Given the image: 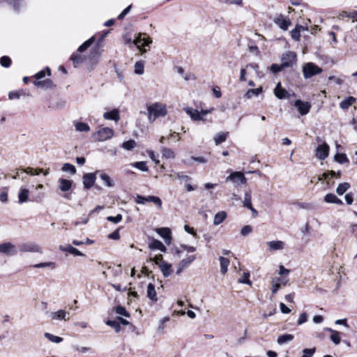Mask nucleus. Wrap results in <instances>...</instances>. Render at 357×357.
Listing matches in <instances>:
<instances>
[{
    "label": "nucleus",
    "instance_id": "nucleus-1",
    "mask_svg": "<svg viewBox=\"0 0 357 357\" xmlns=\"http://www.w3.org/2000/svg\"><path fill=\"white\" fill-rule=\"evenodd\" d=\"M148 119L153 122L157 118L163 117L167 114L166 105L162 102L147 104Z\"/></svg>",
    "mask_w": 357,
    "mask_h": 357
},
{
    "label": "nucleus",
    "instance_id": "nucleus-2",
    "mask_svg": "<svg viewBox=\"0 0 357 357\" xmlns=\"http://www.w3.org/2000/svg\"><path fill=\"white\" fill-rule=\"evenodd\" d=\"M114 136V130L109 128H100L93 134V137L98 142H104Z\"/></svg>",
    "mask_w": 357,
    "mask_h": 357
},
{
    "label": "nucleus",
    "instance_id": "nucleus-3",
    "mask_svg": "<svg viewBox=\"0 0 357 357\" xmlns=\"http://www.w3.org/2000/svg\"><path fill=\"white\" fill-rule=\"evenodd\" d=\"M322 69L313 63H307L303 67V76L305 79L320 74Z\"/></svg>",
    "mask_w": 357,
    "mask_h": 357
},
{
    "label": "nucleus",
    "instance_id": "nucleus-4",
    "mask_svg": "<svg viewBox=\"0 0 357 357\" xmlns=\"http://www.w3.org/2000/svg\"><path fill=\"white\" fill-rule=\"evenodd\" d=\"M135 202L139 204H144L146 202H151L156 204L159 208H161L162 206L161 199L159 197L155 196L143 197L141 195H137Z\"/></svg>",
    "mask_w": 357,
    "mask_h": 357
},
{
    "label": "nucleus",
    "instance_id": "nucleus-5",
    "mask_svg": "<svg viewBox=\"0 0 357 357\" xmlns=\"http://www.w3.org/2000/svg\"><path fill=\"white\" fill-rule=\"evenodd\" d=\"M20 250L23 252H39L42 253L41 248L34 243H24L20 245Z\"/></svg>",
    "mask_w": 357,
    "mask_h": 357
},
{
    "label": "nucleus",
    "instance_id": "nucleus-6",
    "mask_svg": "<svg viewBox=\"0 0 357 357\" xmlns=\"http://www.w3.org/2000/svg\"><path fill=\"white\" fill-rule=\"evenodd\" d=\"M133 43L141 49L142 47L149 46L152 43V40L146 33H139Z\"/></svg>",
    "mask_w": 357,
    "mask_h": 357
},
{
    "label": "nucleus",
    "instance_id": "nucleus-7",
    "mask_svg": "<svg viewBox=\"0 0 357 357\" xmlns=\"http://www.w3.org/2000/svg\"><path fill=\"white\" fill-rule=\"evenodd\" d=\"M226 179L227 181H231L232 182L237 184H245L247 181V178L241 172H232L227 177Z\"/></svg>",
    "mask_w": 357,
    "mask_h": 357
},
{
    "label": "nucleus",
    "instance_id": "nucleus-8",
    "mask_svg": "<svg viewBox=\"0 0 357 357\" xmlns=\"http://www.w3.org/2000/svg\"><path fill=\"white\" fill-rule=\"evenodd\" d=\"M274 23L278 25L281 29L286 31L291 24L289 19L284 18L282 15H278L273 20Z\"/></svg>",
    "mask_w": 357,
    "mask_h": 357
},
{
    "label": "nucleus",
    "instance_id": "nucleus-9",
    "mask_svg": "<svg viewBox=\"0 0 357 357\" xmlns=\"http://www.w3.org/2000/svg\"><path fill=\"white\" fill-rule=\"evenodd\" d=\"M296 54L292 52L284 54L282 57V66L284 68L291 66L296 61Z\"/></svg>",
    "mask_w": 357,
    "mask_h": 357
},
{
    "label": "nucleus",
    "instance_id": "nucleus-10",
    "mask_svg": "<svg viewBox=\"0 0 357 357\" xmlns=\"http://www.w3.org/2000/svg\"><path fill=\"white\" fill-rule=\"evenodd\" d=\"M0 252L6 255H14L17 253V250L11 243H4L0 244Z\"/></svg>",
    "mask_w": 357,
    "mask_h": 357
},
{
    "label": "nucleus",
    "instance_id": "nucleus-11",
    "mask_svg": "<svg viewBox=\"0 0 357 357\" xmlns=\"http://www.w3.org/2000/svg\"><path fill=\"white\" fill-rule=\"evenodd\" d=\"M328 153L329 146L326 143H323L317 148L316 156L319 160H324L328 157Z\"/></svg>",
    "mask_w": 357,
    "mask_h": 357
},
{
    "label": "nucleus",
    "instance_id": "nucleus-12",
    "mask_svg": "<svg viewBox=\"0 0 357 357\" xmlns=\"http://www.w3.org/2000/svg\"><path fill=\"white\" fill-rule=\"evenodd\" d=\"M294 105L301 115L307 114L311 108V105L308 102H303L300 100H296Z\"/></svg>",
    "mask_w": 357,
    "mask_h": 357
},
{
    "label": "nucleus",
    "instance_id": "nucleus-13",
    "mask_svg": "<svg viewBox=\"0 0 357 357\" xmlns=\"http://www.w3.org/2000/svg\"><path fill=\"white\" fill-rule=\"evenodd\" d=\"M156 232L164 239L165 242L169 245L172 240L171 230L167 227L158 228Z\"/></svg>",
    "mask_w": 357,
    "mask_h": 357
},
{
    "label": "nucleus",
    "instance_id": "nucleus-14",
    "mask_svg": "<svg viewBox=\"0 0 357 357\" xmlns=\"http://www.w3.org/2000/svg\"><path fill=\"white\" fill-rule=\"evenodd\" d=\"M195 259V255H190L181 260L177 265L176 274L179 275L185 268L189 266Z\"/></svg>",
    "mask_w": 357,
    "mask_h": 357
},
{
    "label": "nucleus",
    "instance_id": "nucleus-15",
    "mask_svg": "<svg viewBox=\"0 0 357 357\" xmlns=\"http://www.w3.org/2000/svg\"><path fill=\"white\" fill-rule=\"evenodd\" d=\"M59 188L61 191L66 192L71 190L73 186V181L60 178L58 180Z\"/></svg>",
    "mask_w": 357,
    "mask_h": 357
},
{
    "label": "nucleus",
    "instance_id": "nucleus-16",
    "mask_svg": "<svg viewBox=\"0 0 357 357\" xmlns=\"http://www.w3.org/2000/svg\"><path fill=\"white\" fill-rule=\"evenodd\" d=\"M96 181V174L88 173L83 176V184L85 188H91Z\"/></svg>",
    "mask_w": 357,
    "mask_h": 357
},
{
    "label": "nucleus",
    "instance_id": "nucleus-17",
    "mask_svg": "<svg viewBox=\"0 0 357 357\" xmlns=\"http://www.w3.org/2000/svg\"><path fill=\"white\" fill-rule=\"evenodd\" d=\"M162 273V275L165 278H167L172 275L173 272L172 266L171 264L167 262H160V266H158Z\"/></svg>",
    "mask_w": 357,
    "mask_h": 357
},
{
    "label": "nucleus",
    "instance_id": "nucleus-18",
    "mask_svg": "<svg viewBox=\"0 0 357 357\" xmlns=\"http://www.w3.org/2000/svg\"><path fill=\"white\" fill-rule=\"evenodd\" d=\"M29 196V190L25 187H21L18 193V202L23 204L28 202Z\"/></svg>",
    "mask_w": 357,
    "mask_h": 357
},
{
    "label": "nucleus",
    "instance_id": "nucleus-19",
    "mask_svg": "<svg viewBox=\"0 0 357 357\" xmlns=\"http://www.w3.org/2000/svg\"><path fill=\"white\" fill-rule=\"evenodd\" d=\"M102 50L100 47H96L91 50L89 59L93 63H97L99 57L102 53Z\"/></svg>",
    "mask_w": 357,
    "mask_h": 357
},
{
    "label": "nucleus",
    "instance_id": "nucleus-20",
    "mask_svg": "<svg viewBox=\"0 0 357 357\" xmlns=\"http://www.w3.org/2000/svg\"><path fill=\"white\" fill-rule=\"evenodd\" d=\"M59 250L62 252H69L75 256H83L84 254L79 251L77 248L73 247L70 245H60L59 247Z\"/></svg>",
    "mask_w": 357,
    "mask_h": 357
},
{
    "label": "nucleus",
    "instance_id": "nucleus-21",
    "mask_svg": "<svg viewBox=\"0 0 357 357\" xmlns=\"http://www.w3.org/2000/svg\"><path fill=\"white\" fill-rule=\"evenodd\" d=\"M274 94L278 99H284L288 98V92L281 87V83L278 82L274 89Z\"/></svg>",
    "mask_w": 357,
    "mask_h": 357
},
{
    "label": "nucleus",
    "instance_id": "nucleus-22",
    "mask_svg": "<svg viewBox=\"0 0 357 357\" xmlns=\"http://www.w3.org/2000/svg\"><path fill=\"white\" fill-rule=\"evenodd\" d=\"M184 111L190 115L192 119L195 121L203 120V117L197 109H192L191 107H185Z\"/></svg>",
    "mask_w": 357,
    "mask_h": 357
},
{
    "label": "nucleus",
    "instance_id": "nucleus-23",
    "mask_svg": "<svg viewBox=\"0 0 357 357\" xmlns=\"http://www.w3.org/2000/svg\"><path fill=\"white\" fill-rule=\"evenodd\" d=\"M266 244L271 251L283 250L285 245L282 241H268Z\"/></svg>",
    "mask_w": 357,
    "mask_h": 357
},
{
    "label": "nucleus",
    "instance_id": "nucleus-24",
    "mask_svg": "<svg viewBox=\"0 0 357 357\" xmlns=\"http://www.w3.org/2000/svg\"><path fill=\"white\" fill-rule=\"evenodd\" d=\"M69 313L66 312L63 310H59L57 312H52L50 314V317L52 319H57V320H67L68 318H66L67 315H68Z\"/></svg>",
    "mask_w": 357,
    "mask_h": 357
},
{
    "label": "nucleus",
    "instance_id": "nucleus-25",
    "mask_svg": "<svg viewBox=\"0 0 357 357\" xmlns=\"http://www.w3.org/2000/svg\"><path fill=\"white\" fill-rule=\"evenodd\" d=\"M258 65L256 64V63H250L248 65L246 66L245 68H242L241 70V73H240V80L241 82H244L245 81V75L247 74V70L249 69V68H251V69H253L254 70H255L257 73L258 72Z\"/></svg>",
    "mask_w": 357,
    "mask_h": 357
},
{
    "label": "nucleus",
    "instance_id": "nucleus-26",
    "mask_svg": "<svg viewBox=\"0 0 357 357\" xmlns=\"http://www.w3.org/2000/svg\"><path fill=\"white\" fill-rule=\"evenodd\" d=\"M149 247L151 250H159L161 252H166V247L159 240L154 239L149 243Z\"/></svg>",
    "mask_w": 357,
    "mask_h": 357
},
{
    "label": "nucleus",
    "instance_id": "nucleus-27",
    "mask_svg": "<svg viewBox=\"0 0 357 357\" xmlns=\"http://www.w3.org/2000/svg\"><path fill=\"white\" fill-rule=\"evenodd\" d=\"M7 2L9 5H10L13 10L16 13H18L20 10V8L22 5V0H0V3Z\"/></svg>",
    "mask_w": 357,
    "mask_h": 357
},
{
    "label": "nucleus",
    "instance_id": "nucleus-28",
    "mask_svg": "<svg viewBox=\"0 0 357 357\" xmlns=\"http://www.w3.org/2000/svg\"><path fill=\"white\" fill-rule=\"evenodd\" d=\"M99 176H100V178L104 183V185L105 186L111 188V187H113L114 185V183L113 180L106 173L100 172Z\"/></svg>",
    "mask_w": 357,
    "mask_h": 357
},
{
    "label": "nucleus",
    "instance_id": "nucleus-29",
    "mask_svg": "<svg viewBox=\"0 0 357 357\" xmlns=\"http://www.w3.org/2000/svg\"><path fill=\"white\" fill-rule=\"evenodd\" d=\"M262 92L263 88L261 86L257 89H251L247 91L244 96L247 99H251L253 96H257L262 93Z\"/></svg>",
    "mask_w": 357,
    "mask_h": 357
},
{
    "label": "nucleus",
    "instance_id": "nucleus-30",
    "mask_svg": "<svg viewBox=\"0 0 357 357\" xmlns=\"http://www.w3.org/2000/svg\"><path fill=\"white\" fill-rule=\"evenodd\" d=\"M147 296L153 301H157L158 297L155 289V287L153 284L149 283L147 286Z\"/></svg>",
    "mask_w": 357,
    "mask_h": 357
},
{
    "label": "nucleus",
    "instance_id": "nucleus-31",
    "mask_svg": "<svg viewBox=\"0 0 357 357\" xmlns=\"http://www.w3.org/2000/svg\"><path fill=\"white\" fill-rule=\"evenodd\" d=\"M324 200L326 202L331 204H336L339 205H342L343 204L342 200H340L337 197L336 195L332 193L327 194L324 197Z\"/></svg>",
    "mask_w": 357,
    "mask_h": 357
},
{
    "label": "nucleus",
    "instance_id": "nucleus-32",
    "mask_svg": "<svg viewBox=\"0 0 357 357\" xmlns=\"http://www.w3.org/2000/svg\"><path fill=\"white\" fill-rule=\"evenodd\" d=\"M103 117L107 120H114L117 121L119 119V112L117 109H113L112 111L104 113Z\"/></svg>",
    "mask_w": 357,
    "mask_h": 357
},
{
    "label": "nucleus",
    "instance_id": "nucleus-33",
    "mask_svg": "<svg viewBox=\"0 0 357 357\" xmlns=\"http://www.w3.org/2000/svg\"><path fill=\"white\" fill-rule=\"evenodd\" d=\"M356 98L352 96L348 97V98H345L344 100H343L340 103V107L343 109H347L351 105H352L356 102Z\"/></svg>",
    "mask_w": 357,
    "mask_h": 357
},
{
    "label": "nucleus",
    "instance_id": "nucleus-34",
    "mask_svg": "<svg viewBox=\"0 0 357 357\" xmlns=\"http://www.w3.org/2000/svg\"><path fill=\"white\" fill-rule=\"evenodd\" d=\"M227 218V213L225 211H220L215 215L213 225H218L221 224Z\"/></svg>",
    "mask_w": 357,
    "mask_h": 357
},
{
    "label": "nucleus",
    "instance_id": "nucleus-35",
    "mask_svg": "<svg viewBox=\"0 0 357 357\" xmlns=\"http://www.w3.org/2000/svg\"><path fill=\"white\" fill-rule=\"evenodd\" d=\"M71 61L73 63L74 67L77 68L79 65L82 64L84 60V56L79 54H73L70 57Z\"/></svg>",
    "mask_w": 357,
    "mask_h": 357
},
{
    "label": "nucleus",
    "instance_id": "nucleus-36",
    "mask_svg": "<svg viewBox=\"0 0 357 357\" xmlns=\"http://www.w3.org/2000/svg\"><path fill=\"white\" fill-rule=\"evenodd\" d=\"M229 132H218L214 136V141L216 145H219L227 139Z\"/></svg>",
    "mask_w": 357,
    "mask_h": 357
},
{
    "label": "nucleus",
    "instance_id": "nucleus-37",
    "mask_svg": "<svg viewBox=\"0 0 357 357\" xmlns=\"http://www.w3.org/2000/svg\"><path fill=\"white\" fill-rule=\"evenodd\" d=\"M220 264V271L222 274H225L227 272V268L229 265V260L223 257H219Z\"/></svg>",
    "mask_w": 357,
    "mask_h": 357
},
{
    "label": "nucleus",
    "instance_id": "nucleus-38",
    "mask_svg": "<svg viewBox=\"0 0 357 357\" xmlns=\"http://www.w3.org/2000/svg\"><path fill=\"white\" fill-rule=\"evenodd\" d=\"M294 335L291 334H284L278 337L277 342L278 344H284L291 341L294 339Z\"/></svg>",
    "mask_w": 357,
    "mask_h": 357
},
{
    "label": "nucleus",
    "instance_id": "nucleus-39",
    "mask_svg": "<svg viewBox=\"0 0 357 357\" xmlns=\"http://www.w3.org/2000/svg\"><path fill=\"white\" fill-rule=\"evenodd\" d=\"M34 84L43 89L52 88L54 86L52 80L50 79H47L43 81H36L34 82Z\"/></svg>",
    "mask_w": 357,
    "mask_h": 357
},
{
    "label": "nucleus",
    "instance_id": "nucleus-40",
    "mask_svg": "<svg viewBox=\"0 0 357 357\" xmlns=\"http://www.w3.org/2000/svg\"><path fill=\"white\" fill-rule=\"evenodd\" d=\"M75 130L78 132H89L90 126L84 122H75Z\"/></svg>",
    "mask_w": 357,
    "mask_h": 357
},
{
    "label": "nucleus",
    "instance_id": "nucleus-41",
    "mask_svg": "<svg viewBox=\"0 0 357 357\" xmlns=\"http://www.w3.org/2000/svg\"><path fill=\"white\" fill-rule=\"evenodd\" d=\"M22 171V172H24L27 174H29V175H31V176H34V175H39L40 173L43 172V169H40V168H38V169H33L32 167H28L25 169L24 168H21V169Z\"/></svg>",
    "mask_w": 357,
    "mask_h": 357
},
{
    "label": "nucleus",
    "instance_id": "nucleus-42",
    "mask_svg": "<svg viewBox=\"0 0 357 357\" xmlns=\"http://www.w3.org/2000/svg\"><path fill=\"white\" fill-rule=\"evenodd\" d=\"M95 41V37L93 36L86 41H85L82 45H80L77 50L79 52H84L87 48H89Z\"/></svg>",
    "mask_w": 357,
    "mask_h": 357
},
{
    "label": "nucleus",
    "instance_id": "nucleus-43",
    "mask_svg": "<svg viewBox=\"0 0 357 357\" xmlns=\"http://www.w3.org/2000/svg\"><path fill=\"white\" fill-rule=\"evenodd\" d=\"M350 185L349 183L344 182L338 185L336 192L339 195H343L349 188Z\"/></svg>",
    "mask_w": 357,
    "mask_h": 357
},
{
    "label": "nucleus",
    "instance_id": "nucleus-44",
    "mask_svg": "<svg viewBox=\"0 0 357 357\" xmlns=\"http://www.w3.org/2000/svg\"><path fill=\"white\" fill-rule=\"evenodd\" d=\"M161 152L162 155L166 158H174L175 156L174 153L172 149L165 146L161 147Z\"/></svg>",
    "mask_w": 357,
    "mask_h": 357
},
{
    "label": "nucleus",
    "instance_id": "nucleus-45",
    "mask_svg": "<svg viewBox=\"0 0 357 357\" xmlns=\"http://www.w3.org/2000/svg\"><path fill=\"white\" fill-rule=\"evenodd\" d=\"M243 206L245 207L251 208L252 204V197H251V192L250 191L246 192L245 193L244 199H243Z\"/></svg>",
    "mask_w": 357,
    "mask_h": 357
},
{
    "label": "nucleus",
    "instance_id": "nucleus-46",
    "mask_svg": "<svg viewBox=\"0 0 357 357\" xmlns=\"http://www.w3.org/2000/svg\"><path fill=\"white\" fill-rule=\"evenodd\" d=\"M106 324L113 328L116 333L121 331V326L119 321L116 320H108L106 321Z\"/></svg>",
    "mask_w": 357,
    "mask_h": 357
},
{
    "label": "nucleus",
    "instance_id": "nucleus-47",
    "mask_svg": "<svg viewBox=\"0 0 357 357\" xmlns=\"http://www.w3.org/2000/svg\"><path fill=\"white\" fill-rule=\"evenodd\" d=\"M44 336L48 339L50 341L54 342V343H60L63 341V338L59 336H56L54 335H52L50 333H45L44 334Z\"/></svg>",
    "mask_w": 357,
    "mask_h": 357
},
{
    "label": "nucleus",
    "instance_id": "nucleus-48",
    "mask_svg": "<svg viewBox=\"0 0 357 357\" xmlns=\"http://www.w3.org/2000/svg\"><path fill=\"white\" fill-rule=\"evenodd\" d=\"M135 73L137 75H142L144 73V63L143 61H139L135 63Z\"/></svg>",
    "mask_w": 357,
    "mask_h": 357
},
{
    "label": "nucleus",
    "instance_id": "nucleus-49",
    "mask_svg": "<svg viewBox=\"0 0 357 357\" xmlns=\"http://www.w3.org/2000/svg\"><path fill=\"white\" fill-rule=\"evenodd\" d=\"M61 170L63 172H69L71 174H75L76 173L75 167L70 163L63 164V167H61Z\"/></svg>",
    "mask_w": 357,
    "mask_h": 357
},
{
    "label": "nucleus",
    "instance_id": "nucleus-50",
    "mask_svg": "<svg viewBox=\"0 0 357 357\" xmlns=\"http://www.w3.org/2000/svg\"><path fill=\"white\" fill-rule=\"evenodd\" d=\"M249 278H250L249 272L243 273V276L238 280V282L239 283L247 284L251 286L252 282L250 280Z\"/></svg>",
    "mask_w": 357,
    "mask_h": 357
},
{
    "label": "nucleus",
    "instance_id": "nucleus-51",
    "mask_svg": "<svg viewBox=\"0 0 357 357\" xmlns=\"http://www.w3.org/2000/svg\"><path fill=\"white\" fill-rule=\"evenodd\" d=\"M136 146V142L135 140L130 139L127 142H125L122 144V147L124 149L130 151L133 149Z\"/></svg>",
    "mask_w": 357,
    "mask_h": 357
},
{
    "label": "nucleus",
    "instance_id": "nucleus-52",
    "mask_svg": "<svg viewBox=\"0 0 357 357\" xmlns=\"http://www.w3.org/2000/svg\"><path fill=\"white\" fill-rule=\"evenodd\" d=\"M335 160L336 162H337L340 164H343V163L347 162L349 161L346 155L343 154V153H337L335 155Z\"/></svg>",
    "mask_w": 357,
    "mask_h": 357
},
{
    "label": "nucleus",
    "instance_id": "nucleus-53",
    "mask_svg": "<svg viewBox=\"0 0 357 357\" xmlns=\"http://www.w3.org/2000/svg\"><path fill=\"white\" fill-rule=\"evenodd\" d=\"M301 28L300 27H295L293 30L291 31V36L293 39H294L296 41H299L301 38Z\"/></svg>",
    "mask_w": 357,
    "mask_h": 357
},
{
    "label": "nucleus",
    "instance_id": "nucleus-54",
    "mask_svg": "<svg viewBox=\"0 0 357 357\" xmlns=\"http://www.w3.org/2000/svg\"><path fill=\"white\" fill-rule=\"evenodd\" d=\"M133 166L142 172L148 171V167L146 165V162H144V161L136 162L133 164Z\"/></svg>",
    "mask_w": 357,
    "mask_h": 357
},
{
    "label": "nucleus",
    "instance_id": "nucleus-55",
    "mask_svg": "<svg viewBox=\"0 0 357 357\" xmlns=\"http://www.w3.org/2000/svg\"><path fill=\"white\" fill-rule=\"evenodd\" d=\"M34 268H51L52 269L55 268V263L54 262H43L36 264L33 266Z\"/></svg>",
    "mask_w": 357,
    "mask_h": 357
},
{
    "label": "nucleus",
    "instance_id": "nucleus-56",
    "mask_svg": "<svg viewBox=\"0 0 357 357\" xmlns=\"http://www.w3.org/2000/svg\"><path fill=\"white\" fill-rule=\"evenodd\" d=\"M330 339L334 344H339L341 341L339 332L337 331H333V334H331Z\"/></svg>",
    "mask_w": 357,
    "mask_h": 357
},
{
    "label": "nucleus",
    "instance_id": "nucleus-57",
    "mask_svg": "<svg viewBox=\"0 0 357 357\" xmlns=\"http://www.w3.org/2000/svg\"><path fill=\"white\" fill-rule=\"evenodd\" d=\"M24 94V93L23 91H11L8 94V98L10 100L18 99L21 96Z\"/></svg>",
    "mask_w": 357,
    "mask_h": 357
},
{
    "label": "nucleus",
    "instance_id": "nucleus-58",
    "mask_svg": "<svg viewBox=\"0 0 357 357\" xmlns=\"http://www.w3.org/2000/svg\"><path fill=\"white\" fill-rule=\"evenodd\" d=\"M0 63L3 67L8 68L11 64V59L7 56H3L0 59Z\"/></svg>",
    "mask_w": 357,
    "mask_h": 357
},
{
    "label": "nucleus",
    "instance_id": "nucleus-59",
    "mask_svg": "<svg viewBox=\"0 0 357 357\" xmlns=\"http://www.w3.org/2000/svg\"><path fill=\"white\" fill-rule=\"evenodd\" d=\"M123 219V217L121 214H118L116 216H108L107 218V220L109 222H114L115 224L116 223H119V222H121Z\"/></svg>",
    "mask_w": 357,
    "mask_h": 357
},
{
    "label": "nucleus",
    "instance_id": "nucleus-60",
    "mask_svg": "<svg viewBox=\"0 0 357 357\" xmlns=\"http://www.w3.org/2000/svg\"><path fill=\"white\" fill-rule=\"evenodd\" d=\"M116 312L118 314L123 315V316L126 317H128L130 316L128 312L126 311V308L124 307H122V306H118L116 308Z\"/></svg>",
    "mask_w": 357,
    "mask_h": 357
},
{
    "label": "nucleus",
    "instance_id": "nucleus-61",
    "mask_svg": "<svg viewBox=\"0 0 357 357\" xmlns=\"http://www.w3.org/2000/svg\"><path fill=\"white\" fill-rule=\"evenodd\" d=\"M315 352V348L312 349H305L303 351V356L302 357H312V355Z\"/></svg>",
    "mask_w": 357,
    "mask_h": 357
},
{
    "label": "nucleus",
    "instance_id": "nucleus-62",
    "mask_svg": "<svg viewBox=\"0 0 357 357\" xmlns=\"http://www.w3.org/2000/svg\"><path fill=\"white\" fill-rule=\"evenodd\" d=\"M341 16L342 17H350V18H352L353 20L354 21L355 19L357 17V12H353V13H347L346 11H343L341 14H340Z\"/></svg>",
    "mask_w": 357,
    "mask_h": 357
},
{
    "label": "nucleus",
    "instance_id": "nucleus-63",
    "mask_svg": "<svg viewBox=\"0 0 357 357\" xmlns=\"http://www.w3.org/2000/svg\"><path fill=\"white\" fill-rule=\"evenodd\" d=\"M252 229L251 226L245 225L241 229V234L243 236H247L252 231Z\"/></svg>",
    "mask_w": 357,
    "mask_h": 357
},
{
    "label": "nucleus",
    "instance_id": "nucleus-64",
    "mask_svg": "<svg viewBox=\"0 0 357 357\" xmlns=\"http://www.w3.org/2000/svg\"><path fill=\"white\" fill-rule=\"evenodd\" d=\"M280 287V284L275 279L272 281V288L271 291L273 294H275L279 289Z\"/></svg>",
    "mask_w": 357,
    "mask_h": 357
}]
</instances>
